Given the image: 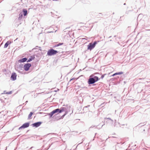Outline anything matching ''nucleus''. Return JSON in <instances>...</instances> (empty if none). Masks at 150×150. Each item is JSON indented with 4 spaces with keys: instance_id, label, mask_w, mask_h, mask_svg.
Masks as SVG:
<instances>
[{
    "instance_id": "obj_1",
    "label": "nucleus",
    "mask_w": 150,
    "mask_h": 150,
    "mask_svg": "<svg viewBox=\"0 0 150 150\" xmlns=\"http://www.w3.org/2000/svg\"><path fill=\"white\" fill-rule=\"evenodd\" d=\"M98 78L97 76H95L94 77V78H90L88 79V83L89 84H93L98 81Z\"/></svg>"
},
{
    "instance_id": "obj_2",
    "label": "nucleus",
    "mask_w": 150,
    "mask_h": 150,
    "mask_svg": "<svg viewBox=\"0 0 150 150\" xmlns=\"http://www.w3.org/2000/svg\"><path fill=\"white\" fill-rule=\"evenodd\" d=\"M58 53V52L53 49H51L48 50L47 52V54L48 56H52Z\"/></svg>"
},
{
    "instance_id": "obj_3",
    "label": "nucleus",
    "mask_w": 150,
    "mask_h": 150,
    "mask_svg": "<svg viewBox=\"0 0 150 150\" xmlns=\"http://www.w3.org/2000/svg\"><path fill=\"white\" fill-rule=\"evenodd\" d=\"M96 43L97 42L96 41L94 42L93 43H90L88 45V49L91 50L95 47Z\"/></svg>"
},
{
    "instance_id": "obj_4",
    "label": "nucleus",
    "mask_w": 150,
    "mask_h": 150,
    "mask_svg": "<svg viewBox=\"0 0 150 150\" xmlns=\"http://www.w3.org/2000/svg\"><path fill=\"white\" fill-rule=\"evenodd\" d=\"M31 66V64L30 63L25 64L24 66V69L26 71H28Z\"/></svg>"
},
{
    "instance_id": "obj_5",
    "label": "nucleus",
    "mask_w": 150,
    "mask_h": 150,
    "mask_svg": "<svg viewBox=\"0 0 150 150\" xmlns=\"http://www.w3.org/2000/svg\"><path fill=\"white\" fill-rule=\"evenodd\" d=\"M59 111V109H57L54 110H53L49 114V115L50 116V117H52L54 113L58 112Z\"/></svg>"
},
{
    "instance_id": "obj_6",
    "label": "nucleus",
    "mask_w": 150,
    "mask_h": 150,
    "mask_svg": "<svg viewBox=\"0 0 150 150\" xmlns=\"http://www.w3.org/2000/svg\"><path fill=\"white\" fill-rule=\"evenodd\" d=\"M29 124L28 123H26L24 124L21 126L19 127V129L23 128H25L28 127L29 126Z\"/></svg>"
},
{
    "instance_id": "obj_7",
    "label": "nucleus",
    "mask_w": 150,
    "mask_h": 150,
    "mask_svg": "<svg viewBox=\"0 0 150 150\" xmlns=\"http://www.w3.org/2000/svg\"><path fill=\"white\" fill-rule=\"evenodd\" d=\"M17 75L15 73H12L11 76V79L13 80H15L16 79Z\"/></svg>"
},
{
    "instance_id": "obj_8",
    "label": "nucleus",
    "mask_w": 150,
    "mask_h": 150,
    "mask_svg": "<svg viewBox=\"0 0 150 150\" xmlns=\"http://www.w3.org/2000/svg\"><path fill=\"white\" fill-rule=\"evenodd\" d=\"M41 124V122H38L33 124V127H38L40 126Z\"/></svg>"
},
{
    "instance_id": "obj_9",
    "label": "nucleus",
    "mask_w": 150,
    "mask_h": 150,
    "mask_svg": "<svg viewBox=\"0 0 150 150\" xmlns=\"http://www.w3.org/2000/svg\"><path fill=\"white\" fill-rule=\"evenodd\" d=\"M27 59L26 58H24L19 60L18 61L20 63H23L26 61Z\"/></svg>"
},
{
    "instance_id": "obj_10",
    "label": "nucleus",
    "mask_w": 150,
    "mask_h": 150,
    "mask_svg": "<svg viewBox=\"0 0 150 150\" xmlns=\"http://www.w3.org/2000/svg\"><path fill=\"white\" fill-rule=\"evenodd\" d=\"M11 42L10 41H8L4 45V48H6L9 45L11 44Z\"/></svg>"
},
{
    "instance_id": "obj_11",
    "label": "nucleus",
    "mask_w": 150,
    "mask_h": 150,
    "mask_svg": "<svg viewBox=\"0 0 150 150\" xmlns=\"http://www.w3.org/2000/svg\"><path fill=\"white\" fill-rule=\"evenodd\" d=\"M123 74V73L122 72H117V73H116L113 74V75H112V76H115V75H117L121 74Z\"/></svg>"
},
{
    "instance_id": "obj_12",
    "label": "nucleus",
    "mask_w": 150,
    "mask_h": 150,
    "mask_svg": "<svg viewBox=\"0 0 150 150\" xmlns=\"http://www.w3.org/2000/svg\"><path fill=\"white\" fill-rule=\"evenodd\" d=\"M34 58H35L34 57L31 56L30 58H29V59H28V60L27 61V62H30L31 61H32L33 59Z\"/></svg>"
},
{
    "instance_id": "obj_13",
    "label": "nucleus",
    "mask_w": 150,
    "mask_h": 150,
    "mask_svg": "<svg viewBox=\"0 0 150 150\" xmlns=\"http://www.w3.org/2000/svg\"><path fill=\"white\" fill-rule=\"evenodd\" d=\"M23 12L24 13L23 15L24 16H25L27 14V11L25 9H23Z\"/></svg>"
},
{
    "instance_id": "obj_14",
    "label": "nucleus",
    "mask_w": 150,
    "mask_h": 150,
    "mask_svg": "<svg viewBox=\"0 0 150 150\" xmlns=\"http://www.w3.org/2000/svg\"><path fill=\"white\" fill-rule=\"evenodd\" d=\"M33 113L32 112H30V113L29 114V115H28V119H31V117L32 116V115H33Z\"/></svg>"
},
{
    "instance_id": "obj_15",
    "label": "nucleus",
    "mask_w": 150,
    "mask_h": 150,
    "mask_svg": "<svg viewBox=\"0 0 150 150\" xmlns=\"http://www.w3.org/2000/svg\"><path fill=\"white\" fill-rule=\"evenodd\" d=\"M63 44V43H59L58 44H57V45L54 46V47H58V46H59L60 45H62Z\"/></svg>"
},
{
    "instance_id": "obj_16",
    "label": "nucleus",
    "mask_w": 150,
    "mask_h": 150,
    "mask_svg": "<svg viewBox=\"0 0 150 150\" xmlns=\"http://www.w3.org/2000/svg\"><path fill=\"white\" fill-rule=\"evenodd\" d=\"M12 93V91H10V92H7L6 93V94H11Z\"/></svg>"
},
{
    "instance_id": "obj_17",
    "label": "nucleus",
    "mask_w": 150,
    "mask_h": 150,
    "mask_svg": "<svg viewBox=\"0 0 150 150\" xmlns=\"http://www.w3.org/2000/svg\"><path fill=\"white\" fill-rule=\"evenodd\" d=\"M63 111H64V110L63 109V110H61L59 109V111L58 112L59 113H61L62 112H63Z\"/></svg>"
},
{
    "instance_id": "obj_18",
    "label": "nucleus",
    "mask_w": 150,
    "mask_h": 150,
    "mask_svg": "<svg viewBox=\"0 0 150 150\" xmlns=\"http://www.w3.org/2000/svg\"><path fill=\"white\" fill-rule=\"evenodd\" d=\"M106 74H104L103 75L101 76V78L102 79H103L104 77L106 75Z\"/></svg>"
},
{
    "instance_id": "obj_19",
    "label": "nucleus",
    "mask_w": 150,
    "mask_h": 150,
    "mask_svg": "<svg viewBox=\"0 0 150 150\" xmlns=\"http://www.w3.org/2000/svg\"><path fill=\"white\" fill-rule=\"evenodd\" d=\"M75 79V78H72L70 80V81L72 80H74Z\"/></svg>"
},
{
    "instance_id": "obj_20",
    "label": "nucleus",
    "mask_w": 150,
    "mask_h": 150,
    "mask_svg": "<svg viewBox=\"0 0 150 150\" xmlns=\"http://www.w3.org/2000/svg\"><path fill=\"white\" fill-rule=\"evenodd\" d=\"M20 16H21V17H22L23 16V15L22 14H20Z\"/></svg>"
},
{
    "instance_id": "obj_21",
    "label": "nucleus",
    "mask_w": 150,
    "mask_h": 150,
    "mask_svg": "<svg viewBox=\"0 0 150 150\" xmlns=\"http://www.w3.org/2000/svg\"><path fill=\"white\" fill-rule=\"evenodd\" d=\"M92 76V75H91L90 76V77H91V76Z\"/></svg>"
}]
</instances>
